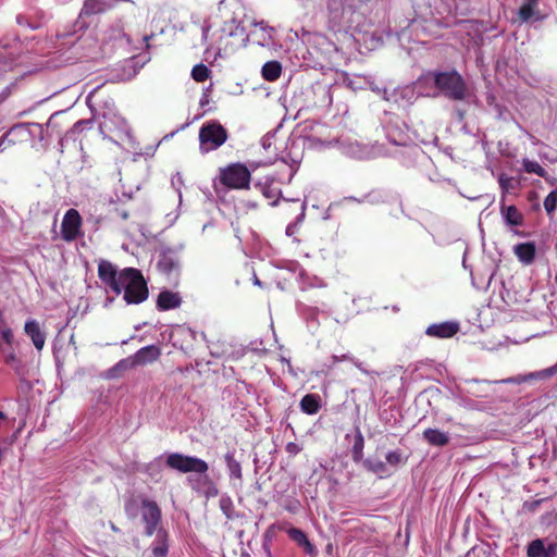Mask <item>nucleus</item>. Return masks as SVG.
Listing matches in <instances>:
<instances>
[{
    "instance_id": "f257e3e1",
    "label": "nucleus",
    "mask_w": 557,
    "mask_h": 557,
    "mask_svg": "<svg viewBox=\"0 0 557 557\" xmlns=\"http://www.w3.org/2000/svg\"><path fill=\"white\" fill-rule=\"evenodd\" d=\"M30 138H37L40 147L45 148L52 137L47 136L46 125L38 123L17 124L0 137V152L16 143H24Z\"/></svg>"
},
{
    "instance_id": "f03ea898",
    "label": "nucleus",
    "mask_w": 557,
    "mask_h": 557,
    "mask_svg": "<svg viewBox=\"0 0 557 557\" xmlns=\"http://www.w3.org/2000/svg\"><path fill=\"white\" fill-rule=\"evenodd\" d=\"M121 277L124 278L123 299L126 304L139 305L148 299V284L140 270L125 268L121 271Z\"/></svg>"
},
{
    "instance_id": "7ed1b4c3",
    "label": "nucleus",
    "mask_w": 557,
    "mask_h": 557,
    "mask_svg": "<svg viewBox=\"0 0 557 557\" xmlns=\"http://www.w3.org/2000/svg\"><path fill=\"white\" fill-rule=\"evenodd\" d=\"M434 85L445 97L451 100L461 101L466 98L467 86L457 71L436 72L434 74Z\"/></svg>"
},
{
    "instance_id": "20e7f679",
    "label": "nucleus",
    "mask_w": 557,
    "mask_h": 557,
    "mask_svg": "<svg viewBox=\"0 0 557 557\" xmlns=\"http://www.w3.org/2000/svg\"><path fill=\"white\" fill-rule=\"evenodd\" d=\"M219 182L228 189H249L251 173L244 163H230L220 168Z\"/></svg>"
},
{
    "instance_id": "39448f33",
    "label": "nucleus",
    "mask_w": 557,
    "mask_h": 557,
    "mask_svg": "<svg viewBox=\"0 0 557 557\" xmlns=\"http://www.w3.org/2000/svg\"><path fill=\"white\" fill-rule=\"evenodd\" d=\"M227 129L218 121H209L199 129V150L208 153L216 150L227 140Z\"/></svg>"
},
{
    "instance_id": "423d86ee",
    "label": "nucleus",
    "mask_w": 557,
    "mask_h": 557,
    "mask_svg": "<svg viewBox=\"0 0 557 557\" xmlns=\"http://www.w3.org/2000/svg\"><path fill=\"white\" fill-rule=\"evenodd\" d=\"M165 465L172 470L182 473L195 472L203 474L208 471L207 461L195 456H187L181 453H171L166 456Z\"/></svg>"
},
{
    "instance_id": "0eeeda50",
    "label": "nucleus",
    "mask_w": 557,
    "mask_h": 557,
    "mask_svg": "<svg viewBox=\"0 0 557 557\" xmlns=\"http://www.w3.org/2000/svg\"><path fill=\"white\" fill-rule=\"evenodd\" d=\"M98 276L100 281L110 287L116 295L123 290L124 278L121 277V271L108 260H100L98 263Z\"/></svg>"
},
{
    "instance_id": "6e6552de",
    "label": "nucleus",
    "mask_w": 557,
    "mask_h": 557,
    "mask_svg": "<svg viewBox=\"0 0 557 557\" xmlns=\"http://www.w3.org/2000/svg\"><path fill=\"white\" fill-rule=\"evenodd\" d=\"M141 521L145 523V534L152 536L158 532V527L161 523V509L154 500L148 498L141 500Z\"/></svg>"
},
{
    "instance_id": "1a4fd4ad",
    "label": "nucleus",
    "mask_w": 557,
    "mask_h": 557,
    "mask_svg": "<svg viewBox=\"0 0 557 557\" xmlns=\"http://www.w3.org/2000/svg\"><path fill=\"white\" fill-rule=\"evenodd\" d=\"M83 219L76 209H69L61 223L62 239L72 243L82 233Z\"/></svg>"
},
{
    "instance_id": "9d476101",
    "label": "nucleus",
    "mask_w": 557,
    "mask_h": 557,
    "mask_svg": "<svg viewBox=\"0 0 557 557\" xmlns=\"http://www.w3.org/2000/svg\"><path fill=\"white\" fill-rule=\"evenodd\" d=\"M24 332L30 338L33 345L38 351H41L46 344V333L41 330L36 320H27L24 324Z\"/></svg>"
},
{
    "instance_id": "9b49d317",
    "label": "nucleus",
    "mask_w": 557,
    "mask_h": 557,
    "mask_svg": "<svg viewBox=\"0 0 557 557\" xmlns=\"http://www.w3.org/2000/svg\"><path fill=\"white\" fill-rule=\"evenodd\" d=\"M459 331V324L457 322H443L438 324H431L428 326L425 334L431 337L437 338H450L456 335Z\"/></svg>"
},
{
    "instance_id": "f8f14e48",
    "label": "nucleus",
    "mask_w": 557,
    "mask_h": 557,
    "mask_svg": "<svg viewBox=\"0 0 557 557\" xmlns=\"http://www.w3.org/2000/svg\"><path fill=\"white\" fill-rule=\"evenodd\" d=\"M161 356V349L156 345H148L138 349L134 355L133 359L137 366H144L157 361Z\"/></svg>"
},
{
    "instance_id": "ddd939ff",
    "label": "nucleus",
    "mask_w": 557,
    "mask_h": 557,
    "mask_svg": "<svg viewBox=\"0 0 557 557\" xmlns=\"http://www.w3.org/2000/svg\"><path fill=\"white\" fill-rule=\"evenodd\" d=\"M182 298L177 293L171 290H162L157 298V308L160 311L176 309L181 306Z\"/></svg>"
},
{
    "instance_id": "4468645a",
    "label": "nucleus",
    "mask_w": 557,
    "mask_h": 557,
    "mask_svg": "<svg viewBox=\"0 0 557 557\" xmlns=\"http://www.w3.org/2000/svg\"><path fill=\"white\" fill-rule=\"evenodd\" d=\"M288 536L298 546L302 547L306 554L310 556L317 555L315 546L309 541L307 534L302 530L295 527H289Z\"/></svg>"
},
{
    "instance_id": "2eb2a0df",
    "label": "nucleus",
    "mask_w": 557,
    "mask_h": 557,
    "mask_svg": "<svg viewBox=\"0 0 557 557\" xmlns=\"http://www.w3.org/2000/svg\"><path fill=\"white\" fill-rule=\"evenodd\" d=\"M169 553V534L160 528L157 532L156 540L151 545L149 557H166Z\"/></svg>"
},
{
    "instance_id": "dca6fc26",
    "label": "nucleus",
    "mask_w": 557,
    "mask_h": 557,
    "mask_svg": "<svg viewBox=\"0 0 557 557\" xmlns=\"http://www.w3.org/2000/svg\"><path fill=\"white\" fill-rule=\"evenodd\" d=\"M256 186L260 189L262 195L270 201V205L274 206L277 203L282 190L274 178H267L264 183H258Z\"/></svg>"
},
{
    "instance_id": "f3484780",
    "label": "nucleus",
    "mask_w": 557,
    "mask_h": 557,
    "mask_svg": "<svg viewBox=\"0 0 557 557\" xmlns=\"http://www.w3.org/2000/svg\"><path fill=\"white\" fill-rule=\"evenodd\" d=\"M62 112L53 113L46 123V133L49 137H62L65 123Z\"/></svg>"
},
{
    "instance_id": "a211bd4d",
    "label": "nucleus",
    "mask_w": 557,
    "mask_h": 557,
    "mask_svg": "<svg viewBox=\"0 0 557 557\" xmlns=\"http://www.w3.org/2000/svg\"><path fill=\"white\" fill-rule=\"evenodd\" d=\"M517 258L524 264H530L535 259L536 248L534 243H521L515 246Z\"/></svg>"
},
{
    "instance_id": "6ab92c4d",
    "label": "nucleus",
    "mask_w": 557,
    "mask_h": 557,
    "mask_svg": "<svg viewBox=\"0 0 557 557\" xmlns=\"http://www.w3.org/2000/svg\"><path fill=\"white\" fill-rule=\"evenodd\" d=\"M299 406L304 413L315 414L321 409V397L318 394H306L301 398Z\"/></svg>"
},
{
    "instance_id": "aec40b11",
    "label": "nucleus",
    "mask_w": 557,
    "mask_h": 557,
    "mask_svg": "<svg viewBox=\"0 0 557 557\" xmlns=\"http://www.w3.org/2000/svg\"><path fill=\"white\" fill-rule=\"evenodd\" d=\"M423 438L432 446L443 447L449 443V436L437 429H426L423 431Z\"/></svg>"
},
{
    "instance_id": "412c9836",
    "label": "nucleus",
    "mask_w": 557,
    "mask_h": 557,
    "mask_svg": "<svg viewBox=\"0 0 557 557\" xmlns=\"http://www.w3.org/2000/svg\"><path fill=\"white\" fill-rule=\"evenodd\" d=\"M3 354L4 363L11 367L17 374L22 372L23 364L21 359L16 356L13 346H0Z\"/></svg>"
},
{
    "instance_id": "4be33fe9",
    "label": "nucleus",
    "mask_w": 557,
    "mask_h": 557,
    "mask_svg": "<svg viewBox=\"0 0 557 557\" xmlns=\"http://www.w3.org/2000/svg\"><path fill=\"white\" fill-rule=\"evenodd\" d=\"M262 77L268 82H275L282 74V65L278 61H268L261 70Z\"/></svg>"
},
{
    "instance_id": "5701e85b",
    "label": "nucleus",
    "mask_w": 557,
    "mask_h": 557,
    "mask_svg": "<svg viewBox=\"0 0 557 557\" xmlns=\"http://www.w3.org/2000/svg\"><path fill=\"white\" fill-rule=\"evenodd\" d=\"M503 215L508 225L521 226L524 222L522 213L516 206H508L503 208Z\"/></svg>"
},
{
    "instance_id": "b1692460",
    "label": "nucleus",
    "mask_w": 557,
    "mask_h": 557,
    "mask_svg": "<svg viewBox=\"0 0 557 557\" xmlns=\"http://www.w3.org/2000/svg\"><path fill=\"white\" fill-rule=\"evenodd\" d=\"M178 268L177 261L170 255H162L158 261V269L160 272L170 275Z\"/></svg>"
},
{
    "instance_id": "393cba45",
    "label": "nucleus",
    "mask_w": 557,
    "mask_h": 557,
    "mask_svg": "<svg viewBox=\"0 0 557 557\" xmlns=\"http://www.w3.org/2000/svg\"><path fill=\"white\" fill-rule=\"evenodd\" d=\"M224 458H225V462H226L231 478L242 480V478H243L242 466L235 459L234 454L227 453Z\"/></svg>"
},
{
    "instance_id": "a878e982",
    "label": "nucleus",
    "mask_w": 557,
    "mask_h": 557,
    "mask_svg": "<svg viewBox=\"0 0 557 557\" xmlns=\"http://www.w3.org/2000/svg\"><path fill=\"white\" fill-rule=\"evenodd\" d=\"M537 3L539 0H527L518 11L519 18L522 22H528L530 18H532L535 14Z\"/></svg>"
},
{
    "instance_id": "bb28decb",
    "label": "nucleus",
    "mask_w": 557,
    "mask_h": 557,
    "mask_svg": "<svg viewBox=\"0 0 557 557\" xmlns=\"http://www.w3.org/2000/svg\"><path fill=\"white\" fill-rule=\"evenodd\" d=\"M136 368L133 356L124 358L110 369L112 377L119 376L122 372Z\"/></svg>"
},
{
    "instance_id": "cd10ccee",
    "label": "nucleus",
    "mask_w": 557,
    "mask_h": 557,
    "mask_svg": "<svg viewBox=\"0 0 557 557\" xmlns=\"http://www.w3.org/2000/svg\"><path fill=\"white\" fill-rule=\"evenodd\" d=\"M363 447H364V440L363 435L359 430H357V433L355 435L354 445L351 448V456L354 461L359 462L363 458Z\"/></svg>"
},
{
    "instance_id": "c85d7f7f",
    "label": "nucleus",
    "mask_w": 557,
    "mask_h": 557,
    "mask_svg": "<svg viewBox=\"0 0 557 557\" xmlns=\"http://www.w3.org/2000/svg\"><path fill=\"white\" fill-rule=\"evenodd\" d=\"M545 543L542 539L533 540L527 547L528 557H544Z\"/></svg>"
},
{
    "instance_id": "c756f323",
    "label": "nucleus",
    "mask_w": 557,
    "mask_h": 557,
    "mask_svg": "<svg viewBox=\"0 0 557 557\" xmlns=\"http://www.w3.org/2000/svg\"><path fill=\"white\" fill-rule=\"evenodd\" d=\"M523 169L527 173H533L548 181L547 171L536 161L523 160Z\"/></svg>"
},
{
    "instance_id": "7c9ffc66",
    "label": "nucleus",
    "mask_w": 557,
    "mask_h": 557,
    "mask_svg": "<svg viewBox=\"0 0 557 557\" xmlns=\"http://www.w3.org/2000/svg\"><path fill=\"white\" fill-rule=\"evenodd\" d=\"M210 70L207 65L199 63L191 70V77L197 83H203L210 77Z\"/></svg>"
},
{
    "instance_id": "2f4dec72",
    "label": "nucleus",
    "mask_w": 557,
    "mask_h": 557,
    "mask_svg": "<svg viewBox=\"0 0 557 557\" xmlns=\"http://www.w3.org/2000/svg\"><path fill=\"white\" fill-rule=\"evenodd\" d=\"M556 373H557V363L555 366H553V367L547 368V369L529 373L524 377V381H527V380H544V379L552 377Z\"/></svg>"
},
{
    "instance_id": "473e14b6",
    "label": "nucleus",
    "mask_w": 557,
    "mask_h": 557,
    "mask_svg": "<svg viewBox=\"0 0 557 557\" xmlns=\"http://www.w3.org/2000/svg\"><path fill=\"white\" fill-rule=\"evenodd\" d=\"M498 183L502 190L506 193H509L519 186V182L515 177L507 176L506 174L499 175Z\"/></svg>"
},
{
    "instance_id": "72a5a7b5",
    "label": "nucleus",
    "mask_w": 557,
    "mask_h": 557,
    "mask_svg": "<svg viewBox=\"0 0 557 557\" xmlns=\"http://www.w3.org/2000/svg\"><path fill=\"white\" fill-rule=\"evenodd\" d=\"M557 207V189L552 190L544 199V208L546 213L552 216Z\"/></svg>"
},
{
    "instance_id": "f704fd0d",
    "label": "nucleus",
    "mask_w": 557,
    "mask_h": 557,
    "mask_svg": "<svg viewBox=\"0 0 557 557\" xmlns=\"http://www.w3.org/2000/svg\"><path fill=\"white\" fill-rule=\"evenodd\" d=\"M0 335L3 341L2 346H13L14 345V343H15L14 334L10 327H4L3 330H1Z\"/></svg>"
},
{
    "instance_id": "c9c22d12",
    "label": "nucleus",
    "mask_w": 557,
    "mask_h": 557,
    "mask_svg": "<svg viewBox=\"0 0 557 557\" xmlns=\"http://www.w3.org/2000/svg\"><path fill=\"white\" fill-rule=\"evenodd\" d=\"M386 461L391 466H395V467L400 465L403 462V456H401L400 450L388 451L386 455Z\"/></svg>"
},
{
    "instance_id": "e433bc0d",
    "label": "nucleus",
    "mask_w": 557,
    "mask_h": 557,
    "mask_svg": "<svg viewBox=\"0 0 557 557\" xmlns=\"http://www.w3.org/2000/svg\"><path fill=\"white\" fill-rule=\"evenodd\" d=\"M465 557H492L491 553L483 547L471 548Z\"/></svg>"
},
{
    "instance_id": "4c0bfd02",
    "label": "nucleus",
    "mask_w": 557,
    "mask_h": 557,
    "mask_svg": "<svg viewBox=\"0 0 557 557\" xmlns=\"http://www.w3.org/2000/svg\"><path fill=\"white\" fill-rule=\"evenodd\" d=\"M366 466H367L368 470H370L371 472H374V473L385 472V470H386L385 463L380 460L376 462L367 461Z\"/></svg>"
},
{
    "instance_id": "58836bf2",
    "label": "nucleus",
    "mask_w": 557,
    "mask_h": 557,
    "mask_svg": "<svg viewBox=\"0 0 557 557\" xmlns=\"http://www.w3.org/2000/svg\"><path fill=\"white\" fill-rule=\"evenodd\" d=\"M202 482L205 485L208 486V488L206 491L207 496H216L218 495L219 491H218L216 486L208 476H206Z\"/></svg>"
},
{
    "instance_id": "ea45409f",
    "label": "nucleus",
    "mask_w": 557,
    "mask_h": 557,
    "mask_svg": "<svg viewBox=\"0 0 557 557\" xmlns=\"http://www.w3.org/2000/svg\"><path fill=\"white\" fill-rule=\"evenodd\" d=\"M289 527H293L289 522L282 521V522L271 524L270 531H284L288 534Z\"/></svg>"
},
{
    "instance_id": "a19ab883",
    "label": "nucleus",
    "mask_w": 557,
    "mask_h": 557,
    "mask_svg": "<svg viewBox=\"0 0 557 557\" xmlns=\"http://www.w3.org/2000/svg\"><path fill=\"white\" fill-rule=\"evenodd\" d=\"M557 556V543L552 542L545 546L544 557H556Z\"/></svg>"
},
{
    "instance_id": "79ce46f5",
    "label": "nucleus",
    "mask_w": 557,
    "mask_h": 557,
    "mask_svg": "<svg viewBox=\"0 0 557 557\" xmlns=\"http://www.w3.org/2000/svg\"><path fill=\"white\" fill-rule=\"evenodd\" d=\"M286 451L289 453V454H297V453L300 451V448L295 443H288L286 445Z\"/></svg>"
},
{
    "instance_id": "37998d69",
    "label": "nucleus",
    "mask_w": 557,
    "mask_h": 557,
    "mask_svg": "<svg viewBox=\"0 0 557 557\" xmlns=\"http://www.w3.org/2000/svg\"><path fill=\"white\" fill-rule=\"evenodd\" d=\"M101 85L94 88L87 96V101L90 102L92 98L98 94V91L101 89Z\"/></svg>"
},
{
    "instance_id": "c03bdc74",
    "label": "nucleus",
    "mask_w": 557,
    "mask_h": 557,
    "mask_svg": "<svg viewBox=\"0 0 557 557\" xmlns=\"http://www.w3.org/2000/svg\"><path fill=\"white\" fill-rule=\"evenodd\" d=\"M117 213L123 220H127L129 218V213L126 210H117Z\"/></svg>"
},
{
    "instance_id": "a18cd8bd",
    "label": "nucleus",
    "mask_w": 557,
    "mask_h": 557,
    "mask_svg": "<svg viewBox=\"0 0 557 557\" xmlns=\"http://www.w3.org/2000/svg\"><path fill=\"white\" fill-rule=\"evenodd\" d=\"M275 534V531H270V527L267 529L265 533H264V536L269 540L272 539V536H274Z\"/></svg>"
},
{
    "instance_id": "49530a36",
    "label": "nucleus",
    "mask_w": 557,
    "mask_h": 557,
    "mask_svg": "<svg viewBox=\"0 0 557 557\" xmlns=\"http://www.w3.org/2000/svg\"><path fill=\"white\" fill-rule=\"evenodd\" d=\"M263 549H264V552L267 554V557H273L272 553H271V549H270V546L267 543L263 544Z\"/></svg>"
},
{
    "instance_id": "de8ad7c7",
    "label": "nucleus",
    "mask_w": 557,
    "mask_h": 557,
    "mask_svg": "<svg viewBox=\"0 0 557 557\" xmlns=\"http://www.w3.org/2000/svg\"><path fill=\"white\" fill-rule=\"evenodd\" d=\"M110 528L113 532L115 533H119L120 532V529L113 523V522H110Z\"/></svg>"
},
{
    "instance_id": "09e8293b",
    "label": "nucleus",
    "mask_w": 557,
    "mask_h": 557,
    "mask_svg": "<svg viewBox=\"0 0 557 557\" xmlns=\"http://www.w3.org/2000/svg\"><path fill=\"white\" fill-rule=\"evenodd\" d=\"M539 504H540V500L532 503L530 506V510H534L539 506Z\"/></svg>"
},
{
    "instance_id": "8fccbe9b",
    "label": "nucleus",
    "mask_w": 557,
    "mask_h": 557,
    "mask_svg": "<svg viewBox=\"0 0 557 557\" xmlns=\"http://www.w3.org/2000/svg\"><path fill=\"white\" fill-rule=\"evenodd\" d=\"M84 123H85V121H84V120H79V121H77V122L74 124V127H75V128H78V127H79L81 125H83Z\"/></svg>"
},
{
    "instance_id": "3c124183",
    "label": "nucleus",
    "mask_w": 557,
    "mask_h": 557,
    "mask_svg": "<svg viewBox=\"0 0 557 557\" xmlns=\"http://www.w3.org/2000/svg\"><path fill=\"white\" fill-rule=\"evenodd\" d=\"M134 504L133 500H129L128 503L125 504V510L128 511L129 510V507Z\"/></svg>"
},
{
    "instance_id": "603ef678",
    "label": "nucleus",
    "mask_w": 557,
    "mask_h": 557,
    "mask_svg": "<svg viewBox=\"0 0 557 557\" xmlns=\"http://www.w3.org/2000/svg\"><path fill=\"white\" fill-rule=\"evenodd\" d=\"M263 22H260V23H256V26H260L261 29H265L264 26H263Z\"/></svg>"
},
{
    "instance_id": "864d4df0",
    "label": "nucleus",
    "mask_w": 557,
    "mask_h": 557,
    "mask_svg": "<svg viewBox=\"0 0 557 557\" xmlns=\"http://www.w3.org/2000/svg\"><path fill=\"white\" fill-rule=\"evenodd\" d=\"M0 419H1V420L5 419V414H4V412H2V411H0Z\"/></svg>"
}]
</instances>
